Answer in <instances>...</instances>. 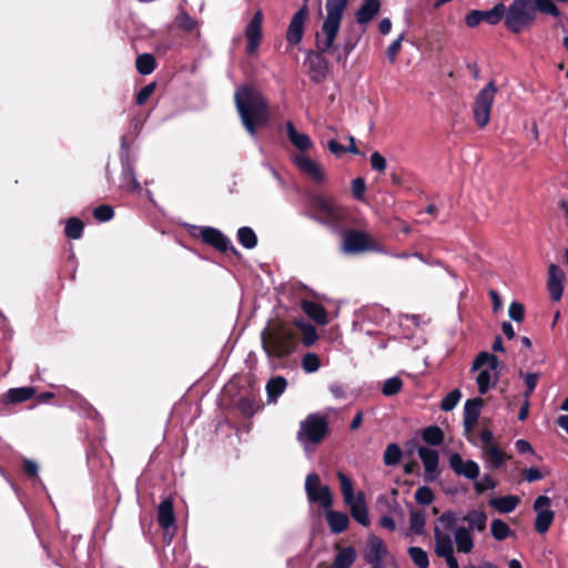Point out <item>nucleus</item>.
Instances as JSON below:
<instances>
[{
  "label": "nucleus",
  "instance_id": "1",
  "mask_svg": "<svg viewBox=\"0 0 568 568\" xmlns=\"http://www.w3.org/2000/svg\"><path fill=\"white\" fill-rule=\"evenodd\" d=\"M262 348L273 369L283 367L282 361L291 356L298 343L297 329L291 324L272 322L261 332Z\"/></svg>",
  "mask_w": 568,
  "mask_h": 568
},
{
  "label": "nucleus",
  "instance_id": "2",
  "mask_svg": "<svg viewBox=\"0 0 568 568\" xmlns=\"http://www.w3.org/2000/svg\"><path fill=\"white\" fill-rule=\"evenodd\" d=\"M234 101L242 123L251 136H255L256 126L268 122V106L265 99L248 87H240Z\"/></svg>",
  "mask_w": 568,
  "mask_h": 568
},
{
  "label": "nucleus",
  "instance_id": "3",
  "mask_svg": "<svg viewBox=\"0 0 568 568\" xmlns=\"http://www.w3.org/2000/svg\"><path fill=\"white\" fill-rule=\"evenodd\" d=\"M455 524H457V515L448 510L437 518L434 526V551L438 557L445 559L448 568L459 567L454 555V544L450 535Z\"/></svg>",
  "mask_w": 568,
  "mask_h": 568
},
{
  "label": "nucleus",
  "instance_id": "4",
  "mask_svg": "<svg viewBox=\"0 0 568 568\" xmlns=\"http://www.w3.org/2000/svg\"><path fill=\"white\" fill-rule=\"evenodd\" d=\"M348 2L349 0H326V17L321 31L316 33V49L318 52L324 53L333 48Z\"/></svg>",
  "mask_w": 568,
  "mask_h": 568
},
{
  "label": "nucleus",
  "instance_id": "5",
  "mask_svg": "<svg viewBox=\"0 0 568 568\" xmlns=\"http://www.w3.org/2000/svg\"><path fill=\"white\" fill-rule=\"evenodd\" d=\"M328 430L327 416L320 413H312L301 422L296 438L304 450L311 454L327 436Z\"/></svg>",
  "mask_w": 568,
  "mask_h": 568
},
{
  "label": "nucleus",
  "instance_id": "6",
  "mask_svg": "<svg viewBox=\"0 0 568 568\" xmlns=\"http://www.w3.org/2000/svg\"><path fill=\"white\" fill-rule=\"evenodd\" d=\"M470 371H478V375L476 376L478 393L485 395L490 389L495 388L499 381V359L494 354L480 352L475 357Z\"/></svg>",
  "mask_w": 568,
  "mask_h": 568
},
{
  "label": "nucleus",
  "instance_id": "7",
  "mask_svg": "<svg viewBox=\"0 0 568 568\" xmlns=\"http://www.w3.org/2000/svg\"><path fill=\"white\" fill-rule=\"evenodd\" d=\"M504 24L513 33L530 28L536 20V8L530 0H513L505 7Z\"/></svg>",
  "mask_w": 568,
  "mask_h": 568
},
{
  "label": "nucleus",
  "instance_id": "8",
  "mask_svg": "<svg viewBox=\"0 0 568 568\" xmlns=\"http://www.w3.org/2000/svg\"><path fill=\"white\" fill-rule=\"evenodd\" d=\"M311 206L314 211L312 219L328 226L334 232L339 231L345 220V211L339 204H337L333 199L314 195L311 199Z\"/></svg>",
  "mask_w": 568,
  "mask_h": 568
},
{
  "label": "nucleus",
  "instance_id": "9",
  "mask_svg": "<svg viewBox=\"0 0 568 568\" xmlns=\"http://www.w3.org/2000/svg\"><path fill=\"white\" fill-rule=\"evenodd\" d=\"M337 479L341 485L344 501L351 509L352 517L359 525L367 527L369 525V517L363 494L354 495L352 480L344 473L338 471Z\"/></svg>",
  "mask_w": 568,
  "mask_h": 568
},
{
  "label": "nucleus",
  "instance_id": "10",
  "mask_svg": "<svg viewBox=\"0 0 568 568\" xmlns=\"http://www.w3.org/2000/svg\"><path fill=\"white\" fill-rule=\"evenodd\" d=\"M342 251L345 254L356 255L365 252H382V247L369 236L368 233L351 230L344 233Z\"/></svg>",
  "mask_w": 568,
  "mask_h": 568
},
{
  "label": "nucleus",
  "instance_id": "11",
  "mask_svg": "<svg viewBox=\"0 0 568 568\" xmlns=\"http://www.w3.org/2000/svg\"><path fill=\"white\" fill-rule=\"evenodd\" d=\"M497 88L495 83L489 82L479 91L475 101L474 118L478 126L484 128L490 119V110L495 100Z\"/></svg>",
  "mask_w": 568,
  "mask_h": 568
},
{
  "label": "nucleus",
  "instance_id": "12",
  "mask_svg": "<svg viewBox=\"0 0 568 568\" xmlns=\"http://www.w3.org/2000/svg\"><path fill=\"white\" fill-rule=\"evenodd\" d=\"M305 491L310 503H318L324 509L332 507L333 498L329 487L321 485V479L317 474L312 473L306 476Z\"/></svg>",
  "mask_w": 568,
  "mask_h": 568
},
{
  "label": "nucleus",
  "instance_id": "13",
  "mask_svg": "<svg viewBox=\"0 0 568 568\" xmlns=\"http://www.w3.org/2000/svg\"><path fill=\"white\" fill-rule=\"evenodd\" d=\"M505 13V4L497 3L490 10H473L466 18L465 23L469 28H475L481 22H487L490 26H495L503 20Z\"/></svg>",
  "mask_w": 568,
  "mask_h": 568
},
{
  "label": "nucleus",
  "instance_id": "14",
  "mask_svg": "<svg viewBox=\"0 0 568 568\" xmlns=\"http://www.w3.org/2000/svg\"><path fill=\"white\" fill-rule=\"evenodd\" d=\"M551 500L548 496H538L534 501V510L536 511L535 529L539 534H545L551 523L555 514L550 509Z\"/></svg>",
  "mask_w": 568,
  "mask_h": 568
},
{
  "label": "nucleus",
  "instance_id": "15",
  "mask_svg": "<svg viewBox=\"0 0 568 568\" xmlns=\"http://www.w3.org/2000/svg\"><path fill=\"white\" fill-rule=\"evenodd\" d=\"M307 1L304 0L302 8L292 17L286 31V40L293 45L298 44L303 39L304 27L308 17Z\"/></svg>",
  "mask_w": 568,
  "mask_h": 568
},
{
  "label": "nucleus",
  "instance_id": "16",
  "mask_svg": "<svg viewBox=\"0 0 568 568\" xmlns=\"http://www.w3.org/2000/svg\"><path fill=\"white\" fill-rule=\"evenodd\" d=\"M449 467L457 476H463L470 480H476L479 477V465L471 459L464 460L458 453H453L448 459Z\"/></svg>",
  "mask_w": 568,
  "mask_h": 568
},
{
  "label": "nucleus",
  "instance_id": "17",
  "mask_svg": "<svg viewBox=\"0 0 568 568\" xmlns=\"http://www.w3.org/2000/svg\"><path fill=\"white\" fill-rule=\"evenodd\" d=\"M387 552V547L383 539L375 535H369L367 547L363 551V559L368 565H384L383 560Z\"/></svg>",
  "mask_w": 568,
  "mask_h": 568
},
{
  "label": "nucleus",
  "instance_id": "18",
  "mask_svg": "<svg viewBox=\"0 0 568 568\" xmlns=\"http://www.w3.org/2000/svg\"><path fill=\"white\" fill-rule=\"evenodd\" d=\"M262 22H263V14L261 10H257L250 22L247 23L245 28V37L247 40V47L246 51L248 54L253 55L256 53L260 41L262 38Z\"/></svg>",
  "mask_w": 568,
  "mask_h": 568
},
{
  "label": "nucleus",
  "instance_id": "19",
  "mask_svg": "<svg viewBox=\"0 0 568 568\" xmlns=\"http://www.w3.org/2000/svg\"><path fill=\"white\" fill-rule=\"evenodd\" d=\"M158 523L159 526L169 534L168 542H171L175 531V515L173 509V500L165 498L158 507Z\"/></svg>",
  "mask_w": 568,
  "mask_h": 568
},
{
  "label": "nucleus",
  "instance_id": "20",
  "mask_svg": "<svg viewBox=\"0 0 568 568\" xmlns=\"http://www.w3.org/2000/svg\"><path fill=\"white\" fill-rule=\"evenodd\" d=\"M417 454H418V457L420 458L424 469H425V474H424L425 481H428V483L434 481L439 475V469H438L439 455H438V453L432 448L420 446L417 448Z\"/></svg>",
  "mask_w": 568,
  "mask_h": 568
},
{
  "label": "nucleus",
  "instance_id": "21",
  "mask_svg": "<svg viewBox=\"0 0 568 568\" xmlns=\"http://www.w3.org/2000/svg\"><path fill=\"white\" fill-rule=\"evenodd\" d=\"M200 235L205 243L212 245L213 247L221 252H236L231 240L217 229L211 226L201 227Z\"/></svg>",
  "mask_w": 568,
  "mask_h": 568
},
{
  "label": "nucleus",
  "instance_id": "22",
  "mask_svg": "<svg viewBox=\"0 0 568 568\" xmlns=\"http://www.w3.org/2000/svg\"><path fill=\"white\" fill-rule=\"evenodd\" d=\"M292 161L302 173L310 175L316 183L325 181L326 175L322 166L307 155L296 154Z\"/></svg>",
  "mask_w": 568,
  "mask_h": 568
},
{
  "label": "nucleus",
  "instance_id": "23",
  "mask_svg": "<svg viewBox=\"0 0 568 568\" xmlns=\"http://www.w3.org/2000/svg\"><path fill=\"white\" fill-rule=\"evenodd\" d=\"M292 161L302 173L310 175L316 183L325 181L326 175L322 166L307 155L296 154Z\"/></svg>",
  "mask_w": 568,
  "mask_h": 568
},
{
  "label": "nucleus",
  "instance_id": "24",
  "mask_svg": "<svg viewBox=\"0 0 568 568\" xmlns=\"http://www.w3.org/2000/svg\"><path fill=\"white\" fill-rule=\"evenodd\" d=\"M121 164L122 173L120 176V187L130 193L139 192L141 190L140 183L135 176L126 152L121 154Z\"/></svg>",
  "mask_w": 568,
  "mask_h": 568
},
{
  "label": "nucleus",
  "instance_id": "25",
  "mask_svg": "<svg viewBox=\"0 0 568 568\" xmlns=\"http://www.w3.org/2000/svg\"><path fill=\"white\" fill-rule=\"evenodd\" d=\"M454 531V540L456 548L459 552L469 554L474 549L473 531L466 528V526H456L452 530Z\"/></svg>",
  "mask_w": 568,
  "mask_h": 568
},
{
  "label": "nucleus",
  "instance_id": "26",
  "mask_svg": "<svg viewBox=\"0 0 568 568\" xmlns=\"http://www.w3.org/2000/svg\"><path fill=\"white\" fill-rule=\"evenodd\" d=\"M548 278V291L554 301H559L562 295V271L555 264H550Z\"/></svg>",
  "mask_w": 568,
  "mask_h": 568
},
{
  "label": "nucleus",
  "instance_id": "27",
  "mask_svg": "<svg viewBox=\"0 0 568 568\" xmlns=\"http://www.w3.org/2000/svg\"><path fill=\"white\" fill-rule=\"evenodd\" d=\"M285 130L288 136L290 142L300 151H307L312 149L313 142L311 138L305 133H300L295 129L293 122L287 121L285 123Z\"/></svg>",
  "mask_w": 568,
  "mask_h": 568
},
{
  "label": "nucleus",
  "instance_id": "28",
  "mask_svg": "<svg viewBox=\"0 0 568 568\" xmlns=\"http://www.w3.org/2000/svg\"><path fill=\"white\" fill-rule=\"evenodd\" d=\"M481 406L483 400L479 397L466 400L464 405V425L467 429L471 428L477 422Z\"/></svg>",
  "mask_w": 568,
  "mask_h": 568
},
{
  "label": "nucleus",
  "instance_id": "29",
  "mask_svg": "<svg viewBox=\"0 0 568 568\" xmlns=\"http://www.w3.org/2000/svg\"><path fill=\"white\" fill-rule=\"evenodd\" d=\"M481 456L486 467L490 469H498L506 459V455L497 446L483 447Z\"/></svg>",
  "mask_w": 568,
  "mask_h": 568
},
{
  "label": "nucleus",
  "instance_id": "30",
  "mask_svg": "<svg viewBox=\"0 0 568 568\" xmlns=\"http://www.w3.org/2000/svg\"><path fill=\"white\" fill-rule=\"evenodd\" d=\"M464 521L467 523L466 528L470 531L483 532L487 526V516L481 510L471 509L465 515Z\"/></svg>",
  "mask_w": 568,
  "mask_h": 568
},
{
  "label": "nucleus",
  "instance_id": "31",
  "mask_svg": "<svg viewBox=\"0 0 568 568\" xmlns=\"http://www.w3.org/2000/svg\"><path fill=\"white\" fill-rule=\"evenodd\" d=\"M174 22L178 28L183 30L187 33H195V36L199 38L201 36L200 33V22L192 18L186 11L181 10L175 19Z\"/></svg>",
  "mask_w": 568,
  "mask_h": 568
},
{
  "label": "nucleus",
  "instance_id": "32",
  "mask_svg": "<svg viewBox=\"0 0 568 568\" xmlns=\"http://www.w3.org/2000/svg\"><path fill=\"white\" fill-rule=\"evenodd\" d=\"M326 519L333 534L343 532L348 526V517L344 513L326 509Z\"/></svg>",
  "mask_w": 568,
  "mask_h": 568
},
{
  "label": "nucleus",
  "instance_id": "33",
  "mask_svg": "<svg viewBox=\"0 0 568 568\" xmlns=\"http://www.w3.org/2000/svg\"><path fill=\"white\" fill-rule=\"evenodd\" d=\"M519 498L514 495L491 498L489 505L501 514H509L516 509Z\"/></svg>",
  "mask_w": 568,
  "mask_h": 568
},
{
  "label": "nucleus",
  "instance_id": "34",
  "mask_svg": "<svg viewBox=\"0 0 568 568\" xmlns=\"http://www.w3.org/2000/svg\"><path fill=\"white\" fill-rule=\"evenodd\" d=\"M356 559V550L352 547H345L338 550L329 568H351Z\"/></svg>",
  "mask_w": 568,
  "mask_h": 568
},
{
  "label": "nucleus",
  "instance_id": "35",
  "mask_svg": "<svg viewBox=\"0 0 568 568\" xmlns=\"http://www.w3.org/2000/svg\"><path fill=\"white\" fill-rule=\"evenodd\" d=\"M287 382L282 376L271 378L266 384L268 403H276L277 398L285 392Z\"/></svg>",
  "mask_w": 568,
  "mask_h": 568
},
{
  "label": "nucleus",
  "instance_id": "36",
  "mask_svg": "<svg viewBox=\"0 0 568 568\" xmlns=\"http://www.w3.org/2000/svg\"><path fill=\"white\" fill-rule=\"evenodd\" d=\"M303 311L316 323L326 324L327 323V313L325 308L312 301H304L302 304Z\"/></svg>",
  "mask_w": 568,
  "mask_h": 568
},
{
  "label": "nucleus",
  "instance_id": "37",
  "mask_svg": "<svg viewBox=\"0 0 568 568\" xmlns=\"http://www.w3.org/2000/svg\"><path fill=\"white\" fill-rule=\"evenodd\" d=\"M381 3L363 2L356 12V21L366 24L379 12Z\"/></svg>",
  "mask_w": 568,
  "mask_h": 568
},
{
  "label": "nucleus",
  "instance_id": "38",
  "mask_svg": "<svg viewBox=\"0 0 568 568\" xmlns=\"http://www.w3.org/2000/svg\"><path fill=\"white\" fill-rule=\"evenodd\" d=\"M237 241L246 250H252L257 244V237L253 229L242 226L237 230Z\"/></svg>",
  "mask_w": 568,
  "mask_h": 568
},
{
  "label": "nucleus",
  "instance_id": "39",
  "mask_svg": "<svg viewBox=\"0 0 568 568\" xmlns=\"http://www.w3.org/2000/svg\"><path fill=\"white\" fill-rule=\"evenodd\" d=\"M347 140L349 141L348 146H344L341 143H338L335 139H332L327 143V148L336 156H341L345 152H349L352 154H358L359 151L355 145V139L352 135L347 136Z\"/></svg>",
  "mask_w": 568,
  "mask_h": 568
},
{
  "label": "nucleus",
  "instance_id": "40",
  "mask_svg": "<svg viewBox=\"0 0 568 568\" xmlns=\"http://www.w3.org/2000/svg\"><path fill=\"white\" fill-rule=\"evenodd\" d=\"M426 514L424 510H410L409 513V527L416 535H422L425 531Z\"/></svg>",
  "mask_w": 568,
  "mask_h": 568
},
{
  "label": "nucleus",
  "instance_id": "41",
  "mask_svg": "<svg viewBox=\"0 0 568 568\" xmlns=\"http://www.w3.org/2000/svg\"><path fill=\"white\" fill-rule=\"evenodd\" d=\"M425 443L432 446H439L444 442V433L438 426H428L422 433Z\"/></svg>",
  "mask_w": 568,
  "mask_h": 568
},
{
  "label": "nucleus",
  "instance_id": "42",
  "mask_svg": "<svg viewBox=\"0 0 568 568\" xmlns=\"http://www.w3.org/2000/svg\"><path fill=\"white\" fill-rule=\"evenodd\" d=\"M135 65L140 74L148 75L152 73L155 69V59L150 53H143L138 55Z\"/></svg>",
  "mask_w": 568,
  "mask_h": 568
},
{
  "label": "nucleus",
  "instance_id": "43",
  "mask_svg": "<svg viewBox=\"0 0 568 568\" xmlns=\"http://www.w3.org/2000/svg\"><path fill=\"white\" fill-rule=\"evenodd\" d=\"M36 390L33 387H18L11 388L8 392V399L11 403H22L30 399L34 395Z\"/></svg>",
  "mask_w": 568,
  "mask_h": 568
},
{
  "label": "nucleus",
  "instance_id": "44",
  "mask_svg": "<svg viewBox=\"0 0 568 568\" xmlns=\"http://www.w3.org/2000/svg\"><path fill=\"white\" fill-rule=\"evenodd\" d=\"M408 555L413 560L414 565L418 568H428L429 559L427 552L417 546H412L408 548Z\"/></svg>",
  "mask_w": 568,
  "mask_h": 568
},
{
  "label": "nucleus",
  "instance_id": "45",
  "mask_svg": "<svg viewBox=\"0 0 568 568\" xmlns=\"http://www.w3.org/2000/svg\"><path fill=\"white\" fill-rule=\"evenodd\" d=\"M84 224L78 217H71L65 223V235L71 240H78L82 236Z\"/></svg>",
  "mask_w": 568,
  "mask_h": 568
},
{
  "label": "nucleus",
  "instance_id": "46",
  "mask_svg": "<svg viewBox=\"0 0 568 568\" xmlns=\"http://www.w3.org/2000/svg\"><path fill=\"white\" fill-rule=\"evenodd\" d=\"M400 458L402 449L399 445L395 443L387 445L383 456L384 464L386 466H395L400 462Z\"/></svg>",
  "mask_w": 568,
  "mask_h": 568
},
{
  "label": "nucleus",
  "instance_id": "47",
  "mask_svg": "<svg viewBox=\"0 0 568 568\" xmlns=\"http://www.w3.org/2000/svg\"><path fill=\"white\" fill-rule=\"evenodd\" d=\"M490 531L496 540H504L510 535L509 526L501 519H494L491 521Z\"/></svg>",
  "mask_w": 568,
  "mask_h": 568
},
{
  "label": "nucleus",
  "instance_id": "48",
  "mask_svg": "<svg viewBox=\"0 0 568 568\" xmlns=\"http://www.w3.org/2000/svg\"><path fill=\"white\" fill-rule=\"evenodd\" d=\"M321 367L320 357L315 353H306L302 358V368L305 373H315Z\"/></svg>",
  "mask_w": 568,
  "mask_h": 568
},
{
  "label": "nucleus",
  "instance_id": "49",
  "mask_svg": "<svg viewBox=\"0 0 568 568\" xmlns=\"http://www.w3.org/2000/svg\"><path fill=\"white\" fill-rule=\"evenodd\" d=\"M403 387V382L399 377L393 376L390 378H387L382 387V393L385 396H394L400 392Z\"/></svg>",
  "mask_w": 568,
  "mask_h": 568
},
{
  "label": "nucleus",
  "instance_id": "50",
  "mask_svg": "<svg viewBox=\"0 0 568 568\" xmlns=\"http://www.w3.org/2000/svg\"><path fill=\"white\" fill-rule=\"evenodd\" d=\"M534 7L536 8V13L538 11L542 13L550 14L552 17H559L560 11L552 0H536L532 1Z\"/></svg>",
  "mask_w": 568,
  "mask_h": 568
},
{
  "label": "nucleus",
  "instance_id": "51",
  "mask_svg": "<svg viewBox=\"0 0 568 568\" xmlns=\"http://www.w3.org/2000/svg\"><path fill=\"white\" fill-rule=\"evenodd\" d=\"M460 397H462V393H460V390H459V389H454V390H452L450 393H448V394L443 398V400H442V403H440V408H442L444 412H450V410H453V409L457 406V404H458V402H459Z\"/></svg>",
  "mask_w": 568,
  "mask_h": 568
},
{
  "label": "nucleus",
  "instance_id": "52",
  "mask_svg": "<svg viewBox=\"0 0 568 568\" xmlns=\"http://www.w3.org/2000/svg\"><path fill=\"white\" fill-rule=\"evenodd\" d=\"M415 500L419 505H430L435 498L433 490L428 486H420L415 491Z\"/></svg>",
  "mask_w": 568,
  "mask_h": 568
},
{
  "label": "nucleus",
  "instance_id": "53",
  "mask_svg": "<svg viewBox=\"0 0 568 568\" xmlns=\"http://www.w3.org/2000/svg\"><path fill=\"white\" fill-rule=\"evenodd\" d=\"M365 318L369 322H373L375 324H381L383 321L386 320L388 316V313L386 310H383L381 307H372L365 311L364 314Z\"/></svg>",
  "mask_w": 568,
  "mask_h": 568
},
{
  "label": "nucleus",
  "instance_id": "54",
  "mask_svg": "<svg viewBox=\"0 0 568 568\" xmlns=\"http://www.w3.org/2000/svg\"><path fill=\"white\" fill-rule=\"evenodd\" d=\"M311 70L313 73L316 74V77L312 75V79L314 81H320V79L325 75L326 63H325L324 59L321 58V55H316L315 59L311 60Z\"/></svg>",
  "mask_w": 568,
  "mask_h": 568
},
{
  "label": "nucleus",
  "instance_id": "55",
  "mask_svg": "<svg viewBox=\"0 0 568 568\" xmlns=\"http://www.w3.org/2000/svg\"><path fill=\"white\" fill-rule=\"evenodd\" d=\"M497 486V481L490 476L485 475L480 480L474 483V488L477 494H483L486 490L494 489Z\"/></svg>",
  "mask_w": 568,
  "mask_h": 568
},
{
  "label": "nucleus",
  "instance_id": "56",
  "mask_svg": "<svg viewBox=\"0 0 568 568\" xmlns=\"http://www.w3.org/2000/svg\"><path fill=\"white\" fill-rule=\"evenodd\" d=\"M114 215V211L112 206L102 204L94 209L93 216L95 220L100 222H108L110 221Z\"/></svg>",
  "mask_w": 568,
  "mask_h": 568
},
{
  "label": "nucleus",
  "instance_id": "57",
  "mask_svg": "<svg viewBox=\"0 0 568 568\" xmlns=\"http://www.w3.org/2000/svg\"><path fill=\"white\" fill-rule=\"evenodd\" d=\"M524 381L526 385V390L524 393V398L529 399L531 394L534 393L537 382H538V374L537 373H527L524 375Z\"/></svg>",
  "mask_w": 568,
  "mask_h": 568
},
{
  "label": "nucleus",
  "instance_id": "58",
  "mask_svg": "<svg viewBox=\"0 0 568 568\" xmlns=\"http://www.w3.org/2000/svg\"><path fill=\"white\" fill-rule=\"evenodd\" d=\"M369 161L373 170L379 173L386 170V159L379 152H373Z\"/></svg>",
  "mask_w": 568,
  "mask_h": 568
},
{
  "label": "nucleus",
  "instance_id": "59",
  "mask_svg": "<svg viewBox=\"0 0 568 568\" xmlns=\"http://www.w3.org/2000/svg\"><path fill=\"white\" fill-rule=\"evenodd\" d=\"M155 90V83H149L144 85L136 94V104L143 105Z\"/></svg>",
  "mask_w": 568,
  "mask_h": 568
},
{
  "label": "nucleus",
  "instance_id": "60",
  "mask_svg": "<svg viewBox=\"0 0 568 568\" xmlns=\"http://www.w3.org/2000/svg\"><path fill=\"white\" fill-rule=\"evenodd\" d=\"M366 190L365 180L363 178H356L352 182V192L356 200H363Z\"/></svg>",
  "mask_w": 568,
  "mask_h": 568
},
{
  "label": "nucleus",
  "instance_id": "61",
  "mask_svg": "<svg viewBox=\"0 0 568 568\" xmlns=\"http://www.w3.org/2000/svg\"><path fill=\"white\" fill-rule=\"evenodd\" d=\"M509 317L515 322H521L524 320L525 310L520 303L513 302L508 308Z\"/></svg>",
  "mask_w": 568,
  "mask_h": 568
},
{
  "label": "nucleus",
  "instance_id": "62",
  "mask_svg": "<svg viewBox=\"0 0 568 568\" xmlns=\"http://www.w3.org/2000/svg\"><path fill=\"white\" fill-rule=\"evenodd\" d=\"M402 41H403V34L399 36L397 39H395L387 48L386 50V55H387V59L390 63H393L396 59V55L397 53L399 52L400 50V47H402Z\"/></svg>",
  "mask_w": 568,
  "mask_h": 568
},
{
  "label": "nucleus",
  "instance_id": "63",
  "mask_svg": "<svg viewBox=\"0 0 568 568\" xmlns=\"http://www.w3.org/2000/svg\"><path fill=\"white\" fill-rule=\"evenodd\" d=\"M23 473L32 478H36L38 476V464L34 460L31 459H24L22 465Z\"/></svg>",
  "mask_w": 568,
  "mask_h": 568
},
{
  "label": "nucleus",
  "instance_id": "64",
  "mask_svg": "<svg viewBox=\"0 0 568 568\" xmlns=\"http://www.w3.org/2000/svg\"><path fill=\"white\" fill-rule=\"evenodd\" d=\"M542 478H544V475L537 467H530L525 471V479L528 483L540 480Z\"/></svg>",
  "mask_w": 568,
  "mask_h": 568
}]
</instances>
